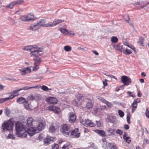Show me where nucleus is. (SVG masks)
Here are the masks:
<instances>
[{"instance_id": "13d9d810", "label": "nucleus", "mask_w": 149, "mask_h": 149, "mask_svg": "<svg viewBox=\"0 0 149 149\" xmlns=\"http://www.w3.org/2000/svg\"><path fill=\"white\" fill-rule=\"evenodd\" d=\"M8 137L9 139H15V137L13 136V135L11 134H9L8 136Z\"/></svg>"}, {"instance_id": "72a5a7b5", "label": "nucleus", "mask_w": 149, "mask_h": 149, "mask_svg": "<svg viewBox=\"0 0 149 149\" xmlns=\"http://www.w3.org/2000/svg\"><path fill=\"white\" fill-rule=\"evenodd\" d=\"M25 101V99L23 97H21L18 98L17 100V102L19 104L22 103H24Z\"/></svg>"}, {"instance_id": "a19ab883", "label": "nucleus", "mask_w": 149, "mask_h": 149, "mask_svg": "<svg viewBox=\"0 0 149 149\" xmlns=\"http://www.w3.org/2000/svg\"><path fill=\"white\" fill-rule=\"evenodd\" d=\"M111 40L112 43H115L118 41V39L116 37L113 36L111 38Z\"/></svg>"}, {"instance_id": "e433bc0d", "label": "nucleus", "mask_w": 149, "mask_h": 149, "mask_svg": "<svg viewBox=\"0 0 149 149\" xmlns=\"http://www.w3.org/2000/svg\"><path fill=\"white\" fill-rule=\"evenodd\" d=\"M22 90V89L20 88L19 89H17L16 90H14L13 91L12 93L13 94H15V95H11L15 96H14V97L16 96H17L19 95V93H18V92Z\"/></svg>"}, {"instance_id": "20e7f679", "label": "nucleus", "mask_w": 149, "mask_h": 149, "mask_svg": "<svg viewBox=\"0 0 149 149\" xmlns=\"http://www.w3.org/2000/svg\"><path fill=\"white\" fill-rule=\"evenodd\" d=\"M76 98L78 101L80 102H78L76 101L73 102V104L76 106H78L82 105L84 104V102H87L88 100L87 99H84L82 95L80 94H79L76 95Z\"/></svg>"}, {"instance_id": "7ed1b4c3", "label": "nucleus", "mask_w": 149, "mask_h": 149, "mask_svg": "<svg viewBox=\"0 0 149 149\" xmlns=\"http://www.w3.org/2000/svg\"><path fill=\"white\" fill-rule=\"evenodd\" d=\"M16 134L19 137L22 136L25 130L24 125L21 123H17L15 125Z\"/></svg>"}, {"instance_id": "a211bd4d", "label": "nucleus", "mask_w": 149, "mask_h": 149, "mask_svg": "<svg viewBox=\"0 0 149 149\" xmlns=\"http://www.w3.org/2000/svg\"><path fill=\"white\" fill-rule=\"evenodd\" d=\"M55 138L50 136H47L44 139V144L45 145H48L49 144L50 141H54L55 140Z\"/></svg>"}, {"instance_id": "a18cd8bd", "label": "nucleus", "mask_w": 149, "mask_h": 149, "mask_svg": "<svg viewBox=\"0 0 149 149\" xmlns=\"http://www.w3.org/2000/svg\"><path fill=\"white\" fill-rule=\"evenodd\" d=\"M118 113L120 116L121 117H123L124 115V112L121 110H118Z\"/></svg>"}, {"instance_id": "9d476101", "label": "nucleus", "mask_w": 149, "mask_h": 149, "mask_svg": "<svg viewBox=\"0 0 149 149\" xmlns=\"http://www.w3.org/2000/svg\"><path fill=\"white\" fill-rule=\"evenodd\" d=\"M62 22L60 19H55L53 22H49L47 23L46 24L45 26L46 27H53L55 26L56 25Z\"/></svg>"}, {"instance_id": "9b49d317", "label": "nucleus", "mask_w": 149, "mask_h": 149, "mask_svg": "<svg viewBox=\"0 0 149 149\" xmlns=\"http://www.w3.org/2000/svg\"><path fill=\"white\" fill-rule=\"evenodd\" d=\"M121 79L125 86H127L130 84L131 82V79L125 76H122Z\"/></svg>"}, {"instance_id": "b1692460", "label": "nucleus", "mask_w": 149, "mask_h": 149, "mask_svg": "<svg viewBox=\"0 0 149 149\" xmlns=\"http://www.w3.org/2000/svg\"><path fill=\"white\" fill-rule=\"evenodd\" d=\"M15 96L10 95L8 97H5L2 98L0 99V103H3L5 101L11 99H12Z\"/></svg>"}, {"instance_id": "393cba45", "label": "nucleus", "mask_w": 149, "mask_h": 149, "mask_svg": "<svg viewBox=\"0 0 149 149\" xmlns=\"http://www.w3.org/2000/svg\"><path fill=\"white\" fill-rule=\"evenodd\" d=\"M33 61L34 62V65L39 66L42 62V60L40 58H38L36 59H33Z\"/></svg>"}, {"instance_id": "1a4fd4ad", "label": "nucleus", "mask_w": 149, "mask_h": 149, "mask_svg": "<svg viewBox=\"0 0 149 149\" xmlns=\"http://www.w3.org/2000/svg\"><path fill=\"white\" fill-rule=\"evenodd\" d=\"M80 122L85 126L87 127L88 126L90 127H93L96 125L95 123L88 119H85L84 120H83L80 119Z\"/></svg>"}, {"instance_id": "79ce46f5", "label": "nucleus", "mask_w": 149, "mask_h": 149, "mask_svg": "<svg viewBox=\"0 0 149 149\" xmlns=\"http://www.w3.org/2000/svg\"><path fill=\"white\" fill-rule=\"evenodd\" d=\"M131 106L132 107V112L133 113L137 108V104L136 103H134L133 102V103L132 104Z\"/></svg>"}, {"instance_id": "bf43d9fd", "label": "nucleus", "mask_w": 149, "mask_h": 149, "mask_svg": "<svg viewBox=\"0 0 149 149\" xmlns=\"http://www.w3.org/2000/svg\"><path fill=\"white\" fill-rule=\"evenodd\" d=\"M140 102L141 100L137 98L133 102L137 104V103Z\"/></svg>"}, {"instance_id": "58836bf2", "label": "nucleus", "mask_w": 149, "mask_h": 149, "mask_svg": "<svg viewBox=\"0 0 149 149\" xmlns=\"http://www.w3.org/2000/svg\"><path fill=\"white\" fill-rule=\"evenodd\" d=\"M132 52V51L131 49L127 48H126L125 50L123 51L124 53L126 55L130 54Z\"/></svg>"}, {"instance_id": "dca6fc26", "label": "nucleus", "mask_w": 149, "mask_h": 149, "mask_svg": "<svg viewBox=\"0 0 149 149\" xmlns=\"http://www.w3.org/2000/svg\"><path fill=\"white\" fill-rule=\"evenodd\" d=\"M58 126L56 123H53L52 125L49 128V131L51 133H53L55 132L56 130L58 128Z\"/></svg>"}, {"instance_id": "69168bd1", "label": "nucleus", "mask_w": 149, "mask_h": 149, "mask_svg": "<svg viewBox=\"0 0 149 149\" xmlns=\"http://www.w3.org/2000/svg\"><path fill=\"white\" fill-rule=\"evenodd\" d=\"M62 148L63 149H68L69 147L67 145L65 144L62 147Z\"/></svg>"}, {"instance_id": "ea45409f", "label": "nucleus", "mask_w": 149, "mask_h": 149, "mask_svg": "<svg viewBox=\"0 0 149 149\" xmlns=\"http://www.w3.org/2000/svg\"><path fill=\"white\" fill-rule=\"evenodd\" d=\"M25 108L27 110L30 109L29 104L27 101H25L23 103Z\"/></svg>"}, {"instance_id": "de8ad7c7", "label": "nucleus", "mask_w": 149, "mask_h": 149, "mask_svg": "<svg viewBox=\"0 0 149 149\" xmlns=\"http://www.w3.org/2000/svg\"><path fill=\"white\" fill-rule=\"evenodd\" d=\"M41 89L44 91H48V88L46 86L43 85L41 87Z\"/></svg>"}, {"instance_id": "f3484780", "label": "nucleus", "mask_w": 149, "mask_h": 149, "mask_svg": "<svg viewBox=\"0 0 149 149\" xmlns=\"http://www.w3.org/2000/svg\"><path fill=\"white\" fill-rule=\"evenodd\" d=\"M69 121L70 123L74 122L76 118V116L73 112H70L68 114Z\"/></svg>"}, {"instance_id": "3c124183", "label": "nucleus", "mask_w": 149, "mask_h": 149, "mask_svg": "<svg viewBox=\"0 0 149 149\" xmlns=\"http://www.w3.org/2000/svg\"><path fill=\"white\" fill-rule=\"evenodd\" d=\"M124 140L126 141V142L128 143H129L131 142V139L130 138L128 137L124 139Z\"/></svg>"}, {"instance_id": "473e14b6", "label": "nucleus", "mask_w": 149, "mask_h": 149, "mask_svg": "<svg viewBox=\"0 0 149 149\" xmlns=\"http://www.w3.org/2000/svg\"><path fill=\"white\" fill-rule=\"evenodd\" d=\"M115 130V129H112L111 128H109L106 130V132L109 136L112 134Z\"/></svg>"}, {"instance_id": "39448f33", "label": "nucleus", "mask_w": 149, "mask_h": 149, "mask_svg": "<svg viewBox=\"0 0 149 149\" xmlns=\"http://www.w3.org/2000/svg\"><path fill=\"white\" fill-rule=\"evenodd\" d=\"M13 125V122L10 120H8L6 121H5L3 123L1 127L3 131L12 130Z\"/></svg>"}, {"instance_id": "603ef678", "label": "nucleus", "mask_w": 149, "mask_h": 149, "mask_svg": "<svg viewBox=\"0 0 149 149\" xmlns=\"http://www.w3.org/2000/svg\"><path fill=\"white\" fill-rule=\"evenodd\" d=\"M39 69V67L38 65L36 66V65H34L33 69V71H36Z\"/></svg>"}, {"instance_id": "8fccbe9b", "label": "nucleus", "mask_w": 149, "mask_h": 149, "mask_svg": "<svg viewBox=\"0 0 149 149\" xmlns=\"http://www.w3.org/2000/svg\"><path fill=\"white\" fill-rule=\"evenodd\" d=\"M96 125L97 127H100L102 126V124L100 121H96Z\"/></svg>"}, {"instance_id": "5701e85b", "label": "nucleus", "mask_w": 149, "mask_h": 149, "mask_svg": "<svg viewBox=\"0 0 149 149\" xmlns=\"http://www.w3.org/2000/svg\"><path fill=\"white\" fill-rule=\"evenodd\" d=\"M45 22V21L44 20L41 19L37 22L36 23L40 28L41 26L45 27V26L46 25Z\"/></svg>"}, {"instance_id": "680f3d73", "label": "nucleus", "mask_w": 149, "mask_h": 149, "mask_svg": "<svg viewBox=\"0 0 149 149\" xmlns=\"http://www.w3.org/2000/svg\"><path fill=\"white\" fill-rule=\"evenodd\" d=\"M127 93L129 94L130 96L132 97H135V95L131 94L132 93L130 91H128L127 92Z\"/></svg>"}, {"instance_id": "bb28decb", "label": "nucleus", "mask_w": 149, "mask_h": 149, "mask_svg": "<svg viewBox=\"0 0 149 149\" xmlns=\"http://www.w3.org/2000/svg\"><path fill=\"white\" fill-rule=\"evenodd\" d=\"M102 147L104 149H107V143L106 141V139L105 138H102Z\"/></svg>"}, {"instance_id": "4468645a", "label": "nucleus", "mask_w": 149, "mask_h": 149, "mask_svg": "<svg viewBox=\"0 0 149 149\" xmlns=\"http://www.w3.org/2000/svg\"><path fill=\"white\" fill-rule=\"evenodd\" d=\"M79 130L78 128H75L71 132V135L72 137L78 138L80 136V133L79 132Z\"/></svg>"}, {"instance_id": "2eb2a0df", "label": "nucleus", "mask_w": 149, "mask_h": 149, "mask_svg": "<svg viewBox=\"0 0 149 149\" xmlns=\"http://www.w3.org/2000/svg\"><path fill=\"white\" fill-rule=\"evenodd\" d=\"M49 110L50 111H52L56 113H58L60 111V108L54 106H51L49 107Z\"/></svg>"}, {"instance_id": "7c9ffc66", "label": "nucleus", "mask_w": 149, "mask_h": 149, "mask_svg": "<svg viewBox=\"0 0 149 149\" xmlns=\"http://www.w3.org/2000/svg\"><path fill=\"white\" fill-rule=\"evenodd\" d=\"M35 46V45L27 46L25 47L24 48L23 50L26 51H30L31 52Z\"/></svg>"}, {"instance_id": "c85d7f7f", "label": "nucleus", "mask_w": 149, "mask_h": 149, "mask_svg": "<svg viewBox=\"0 0 149 149\" xmlns=\"http://www.w3.org/2000/svg\"><path fill=\"white\" fill-rule=\"evenodd\" d=\"M124 19L126 22L129 24L132 27H133L134 26L130 22L129 20L130 18L127 15H125L123 17Z\"/></svg>"}, {"instance_id": "ddd939ff", "label": "nucleus", "mask_w": 149, "mask_h": 149, "mask_svg": "<svg viewBox=\"0 0 149 149\" xmlns=\"http://www.w3.org/2000/svg\"><path fill=\"white\" fill-rule=\"evenodd\" d=\"M19 70L21 72V75H24L28 73H30L31 72V70L29 67H26L23 69H19Z\"/></svg>"}, {"instance_id": "2f4dec72", "label": "nucleus", "mask_w": 149, "mask_h": 149, "mask_svg": "<svg viewBox=\"0 0 149 149\" xmlns=\"http://www.w3.org/2000/svg\"><path fill=\"white\" fill-rule=\"evenodd\" d=\"M96 132L99 135L105 137L106 136L105 133L104 131L98 130H96Z\"/></svg>"}, {"instance_id": "37998d69", "label": "nucleus", "mask_w": 149, "mask_h": 149, "mask_svg": "<svg viewBox=\"0 0 149 149\" xmlns=\"http://www.w3.org/2000/svg\"><path fill=\"white\" fill-rule=\"evenodd\" d=\"M144 41V39L142 37L140 38L138 42V43L139 45L143 46V42Z\"/></svg>"}, {"instance_id": "c9c22d12", "label": "nucleus", "mask_w": 149, "mask_h": 149, "mask_svg": "<svg viewBox=\"0 0 149 149\" xmlns=\"http://www.w3.org/2000/svg\"><path fill=\"white\" fill-rule=\"evenodd\" d=\"M59 30L62 33L64 34L65 35H68V31L67 29H65L61 28L59 29Z\"/></svg>"}, {"instance_id": "aec40b11", "label": "nucleus", "mask_w": 149, "mask_h": 149, "mask_svg": "<svg viewBox=\"0 0 149 149\" xmlns=\"http://www.w3.org/2000/svg\"><path fill=\"white\" fill-rule=\"evenodd\" d=\"M98 97V98L99 100L101 102L105 104L108 106V107L111 108L112 106V105L111 103L107 101L106 100L102 97Z\"/></svg>"}, {"instance_id": "09e8293b", "label": "nucleus", "mask_w": 149, "mask_h": 149, "mask_svg": "<svg viewBox=\"0 0 149 149\" xmlns=\"http://www.w3.org/2000/svg\"><path fill=\"white\" fill-rule=\"evenodd\" d=\"M58 145L57 144H55L52 146V149H58Z\"/></svg>"}, {"instance_id": "f257e3e1", "label": "nucleus", "mask_w": 149, "mask_h": 149, "mask_svg": "<svg viewBox=\"0 0 149 149\" xmlns=\"http://www.w3.org/2000/svg\"><path fill=\"white\" fill-rule=\"evenodd\" d=\"M45 126V124L43 123H39L38 126L30 127V128L28 129L27 133L30 136H33L35 134L39 133L44 129Z\"/></svg>"}, {"instance_id": "6e6d98bb", "label": "nucleus", "mask_w": 149, "mask_h": 149, "mask_svg": "<svg viewBox=\"0 0 149 149\" xmlns=\"http://www.w3.org/2000/svg\"><path fill=\"white\" fill-rule=\"evenodd\" d=\"M117 147L116 146V145L115 144H113L112 143L111 148L110 149H117Z\"/></svg>"}, {"instance_id": "cd10ccee", "label": "nucleus", "mask_w": 149, "mask_h": 149, "mask_svg": "<svg viewBox=\"0 0 149 149\" xmlns=\"http://www.w3.org/2000/svg\"><path fill=\"white\" fill-rule=\"evenodd\" d=\"M41 87V86L38 85V86H31V87H29V86H25L23 87V88H21L20 89H22V90H27L30 89H31L32 88H40Z\"/></svg>"}, {"instance_id": "052dcab7", "label": "nucleus", "mask_w": 149, "mask_h": 149, "mask_svg": "<svg viewBox=\"0 0 149 149\" xmlns=\"http://www.w3.org/2000/svg\"><path fill=\"white\" fill-rule=\"evenodd\" d=\"M112 143H107V149H110L112 146Z\"/></svg>"}, {"instance_id": "423d86ee", "label": "nucleus", "mask_w": 149, "mask_h": 149, "mask_svg": "<svg viewBox=\"0 0 149 149\" xmlns=\"http://www.w3.org/2000/svg\"><path fill=\"white\" fill-rule=\"evenodd\" d=\"M62 129L63 133L67 136H69L70 132H68L71 131V128L69 124H65L63 125Z\"/></svg>"}, {"instance_id": "338daca9", "label": "nucleus", "mask_w": 149, "mask_h": 149, "mask_svg": "<svg viewBox=\"0 0 149 149\" xmlns=\"http://www.w3.org/2000/svg\"><path fill=\"white\" fill-rule=\"evenodd\" d=\"M127 134L126 133H125V134L123 136V138L124 139L127 137Z\"/></svg>"}, {"instance_id": "f704fd0d", "label": "nucleus", "mask_w": 149, "mask_h": 149, "mask_svg": "<svg viewBox=\"0 0 149 149\" xmlns=\"http://www.w3.org/2000/svg\"><path fill=\"white\" fill-rule=\"evenodd\" d=\"M114 48L116 50H118L120 52L122 51L123 47L122 46H120L118 44H117L114 45Z\"/></svg>"}, {"instance_id": "49530a36", "label": "nucleus", "mask_w": 149, "mask_h": 149, "mask_svg": "<svg viewBox=\"0 0 149 149\" xmlns=\"http://www.w3.org/2000/svg\"><path fill=\"white\" fill-rule=\"evenodd\" d=\"M116 133L118 134L121 135L123 134V132L122 130L120 129H118L116 131Z\"/></svg>"}, {"instance_id": "4be33fe9", "label": "nucleus", "mask_w": 149, "mask_h": 149, "mask_svg": "<svg viewBox=\"0 0 149 149\" xmlns=\"http://www.w3.org/2000/svg\"><path fill=\"white\" fill-rule=\"evenodd\" d=\"M86 106L85 108L87 110L90 109H92L93 107V105L91 101L88 100L87 102H86Z\"/></svg>"}, {"instance_id": "4d7b16f0", "label": "nucleus", "mask_w": 149, "mask_h": 149, "mask_svg": "<svg viewBox=\"0 0 149 149\" xmlns=\"http://www.w3.org/2000/svg\"><path fill=\"white\" fill-rule=\"evenodd\" d=\"M145 114L147 118H149V110H148V109H146Z\"/></svg>"}, {"instance_id": "6ab92c4d", "label": "nucleus", "mask_w": 149, "mask_h": 149, "mask_svg": "<svg viewBox=\"0 0 149 149\" xmlns=\"http://www.w3.org/2000/svg\"><path fill=\"white\" fill-rule=\"evenodd\" d=\"M40 28L39 26L36 23H35L31 25L29 29L32 31H35L38 29Z\"/></svg>"}, {"instance_id": "4c0bfd02", "label": "nucleus", "mask_w": 149, "mask_h": 149, "mask_svg": "<svg viewBox=\"0 0 149 149\" xmlns=\"http://www.w3.org/2000/svg\"><path fill=\"white\" fill-rule=\"evenodd\" d=\"M19 18L22 21L27 22V17L26 15H21L20 16Z\"/></svg>"}, {"instance_id": "a878e982", "label": "nucleus", "mask_w": 149, "mask_h": 149, "mask_svg": "<svg viewBox=\"0 0 149 149\" xmlns=\"http://www.w3.org/2000/svg\"><path fill=\"white\" fill-rule=\"evenodd\" d=\"M107 121L108 122L114 123L116 121V118L113 116H110L108 117Z\"/></svg>"}, {"instance_id": "f8f14e48", "label": "nucleus", "mask_w": 149, "mask_h": 149, "mask_svg": "<svg viewBox=\"0 0 149 149\" xmlns=\"http://www.w3.org/2000/svg\"><path fill=\"white\" fill-rule=\"evenodd\" d=\"M46 101L48 103L54 104H56L58 102V100L56 98L52 97H49L47 98Z\"/></svg>"}, {"instance_id": "774afa93", "label": "nucleus", "mask_w": 149, "mask_h": 149, "mask_svg": "<svg viewBox=\"0 0 149 149\" xmlns=\"http://www.w3.org/2000/svg\"><path fill=\"white\" fill-rule=\"evenodd\" d=\"M124 128L126 130H128L129 129V126L128 125L125 124L124 126Z\"/></svg>"}, {"instance_id": "c756f323", "label": "nucleus", "mask_w": 149, "mask_h": 149, "mask_svg": "<svg viewBox=\"0 0 149 149\" xmlns=\"http://www.w3.org/2000/svg\"><path fill=\"white\" fill-rule=\"evenodd\" d=\"M39 95L38 94H35L34 95H30L28 96L29 99L31 100H33L34 99H37Z\"/></svg>"}, {"instance_id": "6e6552de", "label": "nucleus", "mask_w": 149, "mask_h": 149, "mask_svg": "<svg viewBox=\"0 0 149 149\" xmlns=\"http://www.w3.org/2000/svg\"><path fill=\"white\" fill-rule=\"evenodd\" d=\"M26 125L28 127H30L34 126H38V124L40 123L34 120L31 117H29L26 120Z\"/></svg>"}, {"instance_id": "f03ea898", "label": "nucleus", "mask_w": 149, "mask_h": 149, "mask_svg": "<svg viewBox=\"0 0 149 149\" xmlns=\"http://www.w3.org/2000/svg\"><path fill=\"white\" fill-rule=\"evenodd\" d=\"M43 53L42 49L35 46L30 52V56L33 57H37L43 55Z\"/></svg>"}, {"instance_id": "0e129e2a", "label": "nucleus", "mask_w": 149, "mask_h": 149, "mask_svg": "<svg viewBox=\"0 0 149 149\" xmlns=\"http://www.w3.org/2000/svg\"><path fill=\"white\" fill-rule=\"evenodd\" d=\"M23 10L22 9H20L18 10L15 13L18 14H20L21 13L22 11Z\"/></svg>"}, {"instance_id": "864d4df0", "label": "nucleus", "mask_w": 149, "mask_h": 149, "mask_svg": "<svg viewBox=\"0 0 149 149\" xmlns=\"http://www.w3.org/2000/svg\"><path fill=\"white\" fill-rule=\"evenodd\" d=\"M127 120L128 124L130 123V117L129 114H127Z\"/></svg>"}, {"instance_id": "c03bdc74", "label": "nucleus", "mask_w": 149, "mask_h": 149, "mask_svg": "<svg viewBox=\"0 0 149 149\" xmlns=\"http://www.w3.org/2000/svg\"><path fill=\"white\" fill-rule=\"evenodd\" d=\"M64 49L66 52H69L71 50V47L69 46H65L64 47Z\"/></svg>"}, {"instance_id": "0eeeda50", "label": "nucleus", "mask_w": 149, "mask_h": 149, "mask_svg": "<svg viewBox=\"0 0 149 149\" xmlns=\"http://www.w3.org/2000/svg\"><path fill=\"white\" fill-rule=\"evenodd\" d=\"M24 3L23 0H17L14 1L10 2L8 5L6 6L7 8H9L10 9L12 8L13 7L16 5H22Z\"/></svg>"}, {"instance_id": "412c9836", "label": "nucleus", "mask_w": 149, "mask_h": 149, "mask_svg": "<svg viewBox=\"0 0 149 149\" xmlns=\"http://www.w3.org/2000/svg\"><path fill=\"white\" fill-rule=\"evenodd\" d=\"M27 22L33 21L35 19V17L33 14L29 13L26 15Z\"/></svg>"}, {"instance_id": "e2e57ef3", "label": "nucleus", "mask_w": 149, "mask_h": 149, "mask_svg": "<svg viewBox=\"0 0 149 149\" xmlns=\"http://www.w3.org/2000/svg\"><path fill=\"white\" fill-rule=\"evenodd\" d=\"M68 35H74L75 34H74V32L73 31H68Z\"/></svg>"}, {"instance_id": "5fc2aeb1", "label": "nucleus", "mask_w": 149, "mask_h": 149, "mask_svg": "<svg viewBox=\"0 0 149 149\" xmlns=\"http://www.w3.org/2000/svg\"><path fill=\"white\" fill-rule=\"evenodd\" d=\"M4 110H5V113L6 114H8L10 113V110L8 108L6 107L5 108Z\"/></svg>"}]
</instances>
